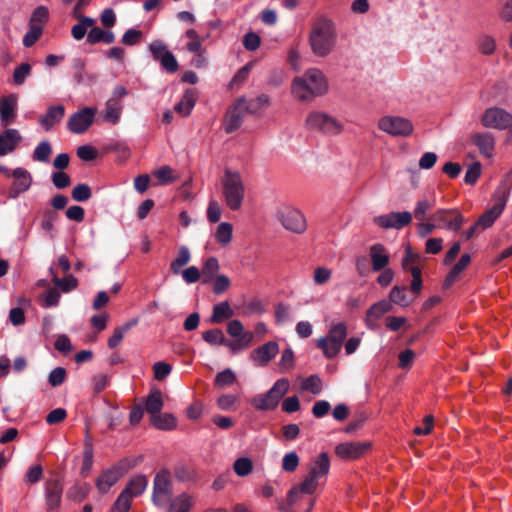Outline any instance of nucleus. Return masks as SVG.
I'll use <instances>...</instances> for the list:
<instances>
[{
	"label": "nucleus",
	"mask_w": 512,
	"mask_h": 512,
	"mask_svg": "<svg viewBox=\"0 0 512 512\" xmlns=\"http://www.w3.org/2000/svg\"><path fill=\"white\" fill-rule=\"evenodd\" d=\"M18 97L10 94L0 99V120L3 125H9L16 118Z\"/></svg>",
	"instance_id": "412c9836"
},
{
	"label": "nucleus",
	"mask_w": 512,
	"mask_h": 512,
	"mask_svg": "<svg viewBox=\"0 0 512 512\" xmlns=\"http://www.w3.org/2000/svg\"><path fill=\"white\" fill-rule=\"evenodd\" d=\"M22 136L17 129L8 128L0 134V156L13 152L21 142Z\"/></svg>",
	"instance_id": "4be33fe9"
},
{
	"label": "nucleus",
	"mask_w": 512,
	"mask_h": 512,
	"mask_svg": "<svg viewBox=\"0 0 512 512\" xmlns=\"http://www.w3.org/2000/svg\"><path fill=\"white\" fill-rule=\"evenodd\" d=\"M65 115V108L62 105L51 106L46 114L39 119L41 127L45 131H50L54 125L61 122Z\"/></svg>",
	"instance_id": "a878e982"
},
{
	"label": "nucleus",
	"mask_w": 512,
	"mask_h": 512,
	"mask_svg": "<svg viewBox=\"0 0 512 512\" xmlns=\"http://www.w3.org/2000/svg\"><path fill=\"white\" fill-rule=\"evenodd\" d=\"M202 338L210 345H223L226 343L225 336L220 329L207 330L202 334Z\"/></svg>",
	"instance_id": "5fc2aeb1"
},
{
	"label": "nucleus",
	"mask_w": 512,
	"mask_h": 512,
	"mask_svg": "<svg viewBox=\"0 0 512 512\" xmlns=\"http://www.w3.org/2000/svg\"><path fill=\"white\" fill-rule=\"evenodd\" d=\"M52 153L50 143L48 141L40 142L33 152V158L39 162H48Z\"/></svg>",
	"instance_id": "864d4df0"
},
{
	"label": "nucleus",
	"mask_w": 512,
	"mask_h": 512,
	"mask_svg": "<svg viewBox=\"0 0 512 512\" xmlns=\"http://www.w3.org/2000/svg\"><path fill=\"white\" fill-rule=\"evenodd\" d=\"M191 260V253L187 246H181L176 258L170 264V270L173 274H179L183 266Z\"/></svg>",
	"instance_id": "a19ab883"
},
{
	"label": "nucleus",
	"mask_w": 512,
	"mask_h": 512,
	"mask_svg": "<svg viewBox=\"0 0 512 512\" xmlns=\"http://www.w3.org/2000/svg\"><path fill=\"white\" fill-rule=\"evenodd\" d=\"M52 275V282L54 286L63 293H69L75 290L78 286V280L73 275H67L64 278H59L54 271V267L49 268Z\"/></svg>",
	"instance_id": "72a5a7b5"
},
{
	"label": "nucleus",
	"mask_w": 512,
	"mask_h": 512,
	"mask_svg": "<svg viewBox=\"0 0 512 512\" xmlns=\"http://www.w3.org/2000/svg\"><path fill=\"white\" fill-rule=\"evenodd\" d=\"M476 49L485 56H491L497 51V41L494 36L482 33L476 38Z\"/></svg>",
	"instance_id": "c756f323"
},
{
	"label": "nucleus",
	"mask_w": 512,
	"mask_h": 512,
	"mask_svg": "<svg viewBox=\"0 0 512 512\" xmlns=\"http://www.w3.org/2000/svg\"><path fill=\"white\" fill-rule=\"evenodd\" d=\"M369 255L372 269L375 272L383 270L389 264V254L386 248L380 243L373 244L369 248Z\"/></svg>",
	"instance_id": "b1692460"
},
{
	"label": "nucleus",
	"mask_w": 512,
	"mask_h": 512,
	"mask_svg": "<svg viewBox=\"0 0 512 512\" xmlns=\"http://www.w3.org/2000/svg\"><path fill=\"white\" fill-rule=\"evenodd\" d=\"M220 264L216 257L207 258L201 269V277L203 284H211L216 276L219 275Z\"/></svg>",
	"instance_id": "473e14b6"
},
{
	"label": "nucleus",
	"mask_w": 512,
	"mask_h": 512,
	"mask_svg": "<svg viewBox=\"0 0 512 512\" xmlns=\"http://www.w3.org/2000/svg\"><path fill=\"white\" fill-rule=\"evenodd\" d=\"M371 443L365 442H344L335 448L336 455L343 460H354L362 456L369 448Z\"/></svg>",
	"instance_id": "dca6fc26"
},
{
	"label": "nucleus",
	"mask_w": 512,
	"mask_h": 512,
	"mask_svg": "<svg viewBox=\"0 0 512 512\" xmlns=\"http://www.w3.org/2000/svg\"><path fill=\"white\" fill-rule=\"evenodd\" d=\"M11 175L14 177V182L9 190V197L17 198L31 187L32 177L26 169L21 167L15 168Z\"/></svg>",
	"instance_id": "6ab92c4d"
},
{
	"label": "nucleus",
	"mask_w": 512,
	"mask_h": 512,
	"mask_svg": "<svg viewBox=\"0 0 512 512\" xmlns=\"http://www.w3.org/2000/svg\"><path fill=\"white\" fill-rule=\"evenodd\" d=\"M149 51L155 61L160 62L166 53H170L168 47L161 40H155L149 45Z\"/></svg>",
	"instance_id": "13d9d810"
},
{
	"label": "nucleus",
	"mask_w": 512,
	"mask_h": 512,
	"mask_svg": "<svg viewBox=\"0 0 512 512\" xmlns=\"http://www.w3.org/2000/svg\"><path fill=\"white\" fill-rule=\"evenodd\" d=\"M331 277L332 270L327 267L320 266L314 270L313 280L316 285L326 284L330 281Z\"/></svg>",
	"instance_id": "774afa93"
},
{
	"label": "nucleus",
	"mask_w": 512,
	"mask_h": 512,
	"mask_svg": "<svg viewBox=\"0 0 512 512\" xmlns=\"http://www.w3.org/2000/svg\"><path fill=\"white\" fill-rule=\"evenodd\" d=\"M289 387V380L286 378H280L266 393L256 395L251 400V404L258 410H273L277 407L283 396L288 392Z\"/></svg>",
	"instance_id": "0eeeda50"
},
{
	"label": "nucleus",
	"mask_w": 512,
	"mask_h": 512,
	"mask_svg": "<svg viewBox=\"0 0 512 512\" xmlns=\"http://www.w3.org/2000/svg\"><path fill=\"white\" fill-rule=\"evenodd\" d=\"M127 472L122 464L114 465L104 470L96 480V486L101 494L109 492L110 488L116 484Z\"/></svg>",
	"instance_id": "2eb2a0df"
},
{
	"label": "nucleus",
	"mask_w": 512,
	"mask_h": 512,
	"mask_svg": "<svg viewBox=\"0 0 512 512\" xmlns=\"http://www.w3.org/2000/svg\"><path fill=\"white\" fill-rule=\"evenodd\" d=\"M233 227L228 222H222L217 226L215 239L221 246H227L232 240Z\"/></svg>",
	"instance_id": "37998d69"
},
{
	"label": "nucleus",
	"mask_w": 512,
	"mask_h": 512,
	"mask_svg": "<svg viewBox=\"0 0 512 512\" xmlns=\"http://www.w3.org/2000/svg\"><path fill=\"white\" fill-rule=\"evenodd\" d=\"M148 485V480L144 475H135L133 476L126 487L122 490L126 492L131 498L139 497L146 490Z\"/></svg>",
	"instance_id": "7c9ffc66"
},
{
	"label": "nucleus",
	"mask_w": 512,
	"mask_h": 512,
	"mask_svg": "<svg viewBox=\"0 0 512 512\" xmlns=\"http://www.w3.org/2000/svg\"><path fill=\"white\" fill-rule=\"evenodd\" d=\"M45 501L49 509H56L61 504L63 484L57 478L48 479L44 484Z\"/></svg>",
	"instance_id": "aec40b11"
},
{
	"label": "nucleus",
	"mask_w": 512,
	"mask_h": 512,
	"mask_svg": "<svg viewBox=\"0 0 512 512\" xmlns=\"http://www.w3.org/2000/svg\"><path fill=\"white\" fill-rule=\"evenodd\" d=\"M234 312L227 301H222L213 307L210 321L212 323H221L225 319L231 318Z\"/></svg>",
	"instance_id": "e433bc0d"
},
{
	"label": "nucleus",
	"mask_w": 512,
	"mask_h": 512,
	"mask_svg": "<svg viewBox=\"0 0 512 512\" xmlns=\"http://www.w3.org/2000/svg\"><path fill=\"white\" fill-rule=\"evenodd\" d=\"M471 139L483 156L490 158L493 155L495 140L491 133H475Z\"/></svg>",
	"instance_id": "bb28decb"
},
{
	"label": "nucleus",
	"mask_w": 512,
	"mask_h": 512,
	"mask_svg": "<svg viewBox=\"0 0 512 512\" xmlns=\"http://www.w3.org/2000/svg\"><path fill=\"white\" fill-rule=\"evenodd\" d=\"M66 370L63 367L54 368L48 375V382L52 387H58L64 383L66 379Z\"/></svg>",
	"instance_id": "0e129e2a"
},
{
	"label": "nucleus",
	"mask_w": 512,
	"mask_h": 512,
	"mask_svg": "<svg viewBox=\"0 0 512 512\" xmlns=\"http://www.w3.org/2000/svg\"><path fill=\"white\" fill-rule=\"evenodd\" d=\"M138 323L137 319H132L114 329L112 336L108 339V346L111 349L116 348L124 338L125 334Z\"/></svg>",
	"instance_id": "c9c22d12"
},
{
	"label": "nucleus",
	"mask_w": 512,
	"mask_h": 512,
	"mask_svg": "<svg viewBox=\"0 0 512 512\" xmlns=\"http://www.w3.org/2000/svg\"><path fill=\"white\" fill-rule=\"evenodd\" d=\"M196 97L197 93L195 89L186 90L181 100L175 105V111L184 117L190 115L195 106Z\"/></svg>",
	"instance_id": "2f4dec72"
},
{
	"label": "nucleus",
	"mask_w": 512,
	"mask_h": 512,
	"mask_svg": "<svg viewBox=\"0 0 512 512\" xmlns=\"http://www.w3.org/2000/svg\"><path fill=\"white\" fill-rule=\"evenodd\" d=\"M253 337H254V335L252 332L246 331V333L243 334L241 338H237V341H235V342L226 341V343L224 345L229 347L232 351L245 349L251 344Z\"/></svg>",
	"instance_id": "4d7b16f0"
},
{
	"label": "nucleus",
	"mask_w": 512,
	"mask_h": 512,
	"mask_svg": "<svg viewBox=\"0 0 512 512\" xmlns=\"http://www.w3.org/2000/svg\"><path fill=\"white\" fill-rule=\"evenodd\" d=\"M506 202V197H502L501 199H499L498 202L492 208L488 209L479 217L478 221L476 222V225L478 227H481L482 229H487L491 227L497 220V218L502 214L506 206Z\"/></svg>",
	"instance_id": "5701e85b"
},
{
	"label": "nucleus",
	"mask_w": 512,
	"mask_h": 512,
	"mask_svg": "<svg viewBox=\"0 0 512 512\" xmlns=\"http://www.w3.org/2000/svg\"><path fill=\"white\" fill-rule=\"evenodd\" d=\"M278 218L286 230L302 234L307 229L306 218L302 212L293 207H283L278 211Z\"/></svg>",
	"instance_id": "1a4fd4ad"
},
{
	"label": "nucleus",
	"mask_w": 512,
	"mask_h": 512,
	"mask_svg": "<svg viewBox=\"0 0 512 512\" xmlns=\"http://www.w3.org/2000/svg\"><path fill=\"white\" fill-rule=\"evenodd\" d=\"M31 73V66L28 63H22L15 68L13 73V82L16 85H22Z\"/></svg>",
	"instance_id": "69168bd1"
},
{
	"label": "nucleus",
	"mask_w": 512,
	"mask_h": 512,
	"mask_svg": "<svg viewBox=\"0 0 512 512\" xmlns=\"http://www.w3.org/2000/svg\"><path fill=\"white\" fill-rule=\"evenodd\" d=\"M95 114V108L84 107L69 117L67 121V128L74 134H82L93 124Z\"/></svg>",
	"instance_id": "f8f14e48"
},
{
	"label": "nucleus",
	"mask_w": 512,
	"mask_h": 512,
	"mask_svg": "<svg viewBox=\"0 0 512 512\" xmlns=\"http://www.w3.org/2000/svg\"><path fill=\"white\" fill-rule=\"evenodd\" d=\"M470 255L463 254L459 261L452 267L451 271L447 275L444 281V287H450L457 279V277L461 274V272L468 266L470 263Z\"/></svg>",
	"instance_id": "4c0bfd02"
},
{
	"label": "nucleus",
	"mask_w": 512,
	"mask_h": 512,
	"mask_svg": "<svg viewBox=\"0 0 512 512\" xmlns=\"http://www.w3.org/2000/svg\"><path fill=\"white\" fill-rule=\"evenodd\" d=\"M428 220L434 221L437 228L458 231L465 219L457 209H438L428 217Z\"/></svg>",
	"instance_id": "9d476101"
},
{
	"label": "nucleus",
	"mask_w": 512,
	"mask_h": 512,
	"mask_svg": "<svg viewBox=\"0 0 512 512\" xmlns=\"http://www.w3.org/2000/svg\"><path fill=\"white\" fill-rule=\"evenodd\" d=\"M300 463V458L298 454L294 451H290L288 453H285L282 458V469L285 472L293 473L297 470Z\"/></svg>",
	"instance_id": "49530a36"
},
{
	"label": "nucleus",
	"mask_w": 512,
	"mask_h": 512,
	"mask_svg": "<svg viewBox=\"0 0 512 512\" xmlns=\"http://www.w3.org/2000/svg\"><path fill=\"white\" fill-rule=\"evenodd\" d=\"M346 336L345 322H334L330 325L327 334L317 340L316 346L321 349L326 358L332 359L341 351Z\"/></svg>",
	"instance_id": "39448f33"
},
{
	"label": "nucleus",
	"mask_w": 512,
	"mask_h": 512,
	"mask_svg": "<svg viewBox=\"0 0 512 512\" xmlns=\"http://www.w3.org/2000/svg\"><path fill=\"white\" fill-rule=\"evenodd\" d=\"M91 197V189L87 184H78L72 190V198L78 202H85Z\"/></svg>",
	"instance_id": "e2e57ef3"
},
{
	"label": "nucleus",
	"mask_w": 512,
	"mask_h": 512,
	"mask_svg": "<svg viewBox=\"0 0 512 512\" xmlns=\"http://www.w3.org/2000/svg\"><path fill=\"white\" fill-rule=\"evenodd\" d=\"M133 498L121 491L115 502L113 503L110 512H128L130 510Z\"/></svg>",
	"instance_id": "de8ad7c7"
},
{
	"label": "nucleus",
	"mask_w": 512,
	"mask_h": 512,
	"mask_svg": "<svg viewBox=\"0 0 512 512\" xmlns=\"http://www.w3.org/2000/svg\"><path fill=\"white\" fill-rule=\"evenodd\" d=\"M76 19L78 23L72 27L71 35L75 40L79 41L88 34V30L94 25L95 20L90 17H80Z\"/></svg>",
	"instance_id": "58836bf2"
},
{
	"label": "nucleus",
	"mask_w": 512,
	"mask_h": 512,
	"mask_svg": "<svg viewBox=\"0 0 512 512\" xmlns=\"http://www.w3.org/2000/svg\"><path fill=\"white\" fill-rule=\"evenodd\" d=\"M392 308L390 301L380 300L373 304L366 312L365 322L369 329H375L377 320Z\"/></svg>",
	"instance_id": "393cba45"
},
{
	"label": "nucleus",
	"mask_w": 512,
	"mask_h": 512,
	"mask_svg": "<svg viewBox=\"0 0 512 512\" xmlns=\"http://www.w3.org/2000/svg\"><path fill=\"white\" fill-rule=\"evenodd\" d=\"M379 130L393 137H409L414 131L412 122L402 116L385 115L378 120Z\"/></svg>",
	"instance_id": "6e6552de"
},
{
	"label": "nucleus",
	"mask_w": 512,
	"mask_h": 512,
	"mask_svg": "<svg viewBox=\"0 0 512 512\" xmlns=\"http://www.w3.org/2000/svg\"><path fill=\"white\" fill-rule=\"evenodd\" d=\"M305 127L308 130L321 132L326 135H338L344 129L343 124L335 117L319 110H313L307 114Z\"/></svg>",
	"instance_id": "423d86ee"
},
{
	"label": "nucleus",
	"mask_w": 512,
	"mask_h": 512,
	"mask_svg": "<svg viewBox=\"0 0 512 512\" xmlns=\"http://www.w3.org/2000/svg\"><path fill=\"white\" fill-rule=\"evenodd\" d=\"M154 175L162 185L170 184L176 179L173 170L169 166H162L154 172Z\"/></svg>",
	"instance_id": "338daca9"
},
{
	"label": "nucleus",
	"mask_w": 512,
	"mask_h": 512,
	"mask_svg": "<svg viewBox=\"0 0 512 512\" xmlns=\"http://www.w3.org/2000/svg\"><path fill=\"white\" fill-rule=\"evenodd\" d=\"M245 111H248L245 99H239L235 106L227 111L224 121V128L227 133H232L239 128Z\"/></svg>",
	"instance_id": "f3484780"
},
{
	"label": "nucleus",
	"mask_w": 512,
	"mask_h": 512,
	"mask_svg": "<svg viewBox=\"0 0 512 512\" xmlns=\"http://www.w3.org/2000/svg\"><path fill=\"white\" fill-rule=\"evenodd\" d=\"M123 108V102L107 99L102 112L103 121L111 125H117L121 120Z\"/></svg>",
	"instance_id": "cd10ccee"
},
{
	"label": "nucleus",
	"mask_w": 512,
	"mask_h": 512,
	"mask_svg": "<svg viewBox=\"0 0 512 512\" xmlns=\"http://www.w3.org/2000/svg\"><path fill=\"white\" fill-rule=\"evenodd\" d=\"M152 425L160 430H172L176 427V418L170 413L156 414L150 418Z\"/></svg>",
	"instance_id": "79ce46f5"
},
{
	"label": "nucleus",
	"mask_w": 512,
	"mask_h": 512,
	"mask_svg": "<svg viewBox=\"0 0 512 512\" xmlns=\"http://www.w3.org/2000/svg\"><path fill=\"white\" fill-rule=\"evenodd\" d=\"M412 221V214L409 211L390 212L374 218V223L384 229H401Z\"/></svg>",
	"instance_id": "4468645a"
},
{
	"label": "nucleus",
	"mask_w": 512,
	"mask_h": 512,
	"mask_svg": "<svg viewBox=\"0 0 512 512\" xmlns=\"http://www.w3.org/2000/svg\"><path fill=\"white\" fill-rule=\"evenodd\" d=\"M329 84L325 74L318 68H309L291 83V93L299 101H312L328 92Z\"/></svg>",
	"instance_id": "f03ea898"
},
{
	"label": "nucleus",
	"mask_w": 512,
	"mask_h": 512,
	"mask_svg": "<svg viewBox=\"0 0 512 512\" xmlns=\"http://www.w3.org/2000/svg\"><path fill=\"white\" fill-rule=\"evenodd\" d=\"M233 468L238 476L245 477L252 472L253 463L250 458L241 457L234 462Z\"/></svg>",
	"instance_id": "09e8293b"
},
{
	"label": "nucleus",
	"mask_w": 512,
	"mask_h": 512,
	"mask_svg": "<svg viewBox=\"0 0 512 512\" xmlns=\"http://www.w3.org/2000/svg\"><path fill=\"white\" fill-rule=\"evenodd\" d=\"M435 198L431 199H420L416 202L413 215L419 221H424L426 219V214L435 206Z\"/></svg>",
	"instance_id": "c03bdc74"
},
{
	"label": "nucleus",
	"mask_w": 512,
	"mask_h": 512,
	"mask_svg": "<svg viewBox=\"0 0 512 512\" xmlns=\"http://www.w3.org/2000/svg\"><path fill=\"white\" fill-rule=\"evenodd\" d=\"M337 43V32L334 23L324 17L316 19L309 33L311 51L317 57L331 54Z\"/></svg>",
	"instance_id": "7ed1b4c3"
},
{
	"label": "nucleus",
	"mask_w": 512,
	"mask_h": 512,
	"mask_svg": "<svg viewBox=\"0 0 512 512\" xmlns=\"http://www.w3.org/2000/svg\"><path fill=\"white\" fill-rule=\"evenodd\" d=\"M274 316L278 325H284L293 320L290 306L284 303H278L276 305Z\"/></svg>",
	"instance_id": "a18cd8bd"
},
{
	"label": "nucleus",
	"mask_w": 512,
	"mask_h": 512,
	"mask_svg": "<svg viewBox=\"0 0 512 512\" xmlns=\"http://www.w3.org/2000/svg\"><path fill=\"white\" fill-rule=\"evenodd\" d=\"M481 164L479 162L472 163L466 170L464 181L468 185H474L481 175Z\"/></svg>",
	"instance_id": "680f3d73"
},
{
	"label": "nucleus",
	"mask_w": 512,
	"mask_h": 512,
	"mask_svg": "<svg viewBox=\"0 0 512 512\" xmlns=\"http://www.w3.org/2000/svg\"><path fill=\"white\" fill-rule=\"evenodd\" d=\"M301 388L314 395H318L322 391V381L317 375H311L303 380Z\"/></svg>",
	"instance_id": "3c124183"
},
{
	"label": "nucleus",
	"mask_w": 512,
	"mask_h": 512,
	"mask_svg": "<svg viewBox=\"0 0 512 512\" xmlns=\"http://www.w3.org/2000/svg\"><path fill=\"white\" fill-rule=\"evenodd\" d=\"M235 381L236 375L230 368L219 372L215 377V385L218 387L232 385Z\"/></svg>",
	"instance_id": "bf43d9fd"
},
{
	"label": "nucleus",
	"mask_w": 512,
	"mask_h": 512,
	"mask_svg": "<svg viewBox=\"0 0 512 512\" xmlns=\"http://www.w3.org/2000/svg\"><path fill=\"white\" fill-rule=\"evenodd\" d=\"M330 467V458L326 452H321L316 458L312 459L303 480L289 490L287 505L293 506L302 495H312L322 487L330 472Z\"/></svg>",
	"instance_id": "f257e3e1"
},
{
	"label": "nucleus",
	"mask_w": 512,
	"mask_h": 512,
	"mask_svg": "<svg viewBox=\"0 0 512 512\" xmlns=\"http://www.w3.org/2000/svg\"><path fill=\"white\" fill-rule=\"evenodd\" d=\"M222 196L226 206L239 210L245 198V185L238 171L226 169L222 179Z\"/></svg>",
	"instance_id": "20e7f679"
},
{
	"label": "nucleus",
	"mask_w": 512,
	"mask_h": 512,
	"mask_svg": "<svg viewBox=\"0 0 512 512\" xmlns=\"http://www.w3.org/2000/svg\"><path fill=\"white\" fill-rule=\"evenodd\" d=\"M414 299V296L408 295L406 287L394 286L390 292V303L393 302L401 307L409 306Z\"/></svg>",
	"instance_id": "ea45409f"
},
{
	"label": "nucleus",
	"mask_w": 512,
	"mask_h": 512,
	"mask_svg": "<svg viewBox=\"0 0 512 512\" xmlns=\"http://www.w3.org/2000/svg\"><path fill=\"white\" fill-rule=\"evenodd\" d=\"M42 32V27L29 25V30L23 37V45L25 47L33 46L36 43V41L41 37Z\"/></svg>",
	"instance_id": "052dcab7"
},
{
	"label": "nucleus",
	"mask_w": 512,
	"mask_h": 512,
	"mask_svg": "<svg viewBox=\"0 0 512 512\" xmlns=\"http://www.w3.org/2000/svg\"><path fill=\"white\" fill-rule=\"evenodd\" d=\"M484 127L505 130L512 125V114L499 107L486 109L481 117Z\"/></svg>",
	"instance_id": "9b49d317"
},
{
	"label": "nucleus",
	"mask_w": 512,
	"mask_h": 512,
	"mask_svg": "<svg viewBox=\"0 0 512 512\" xmlns=\"http://www.w3.org/2000/svg\"><path fill=\"white\" fill-rule=\"evenodd\" d=\"M172 493L170 474L167 471L158 473L154 479L152 501L155 505L163 506Z\"/></svg>",
	"instance_id": "ddd939ff"
},
{
	"label": "nucleus",
	"mask_w": 512,
	"mask_h": 512,
	"mask_svg": "<svg viewBox=\"0 0 512 512\" xmlns=\"http://www.w3.org/2000/svg\"><path fill=\"white\" fill-rule=\"evenodd\" d=\"M163 406L164 402L161 391L158 389L151 390L144 403V409L150 415V418L159 414Z\"/></svg>",
	"instance_id": "c85d7f7f"
},
{
	"label": "nucleus",
	"mask_w": 512,
	"mask_h": 512,
	"mask_svg": "<svg viewBox=\"0 0 512 512\" xmlns=\"http://www.w3.org/2000/svg\"><path fill=\"white\" fill-rule=\"evenodd\" d=\"M279 352V345L275 341H269L254 349L251 360L258 367L266 366Z\"/></svg>",
	"instance_id": "a211bd4d"
},
{
	"label": "nucleus",
	"mask_w": 512,
	"mask_h": 512,
	"mask_svg": "<svg viewBox=\"0 0 512 512\" xmlns=\"http://www.w3.org/2000/svg\"><path fill=\"white\" fill-rule=\"evenodd\" d=\"M193 504L194 498L187 493H182L171 500L167 512H189Z\"/></svg>",
	"instance_id": "f704fd0d"
},
{
	"label": "nucleus",
	"mask_w": 512,
	"mask_h": 512,
	"mask_svg": "<svg viewBox=\"0 0 512 512\" xmlns=\"http://www.w3.org/2000/svg\"><path fill=\"white\" fill-rule=\"evenodd\" d=\"M211 284L213 293L216 295H221L230 288L231 281L228 276L219 274L215 277Z\"/></svg>",
	"instance_id": "6e6d98bb"
},
{
	"label": "nucleus",
	"mask_w": 512,
	"mask_h": 512,
	"mask_svg": "<svg viewBox=\"0 0 512 512\" xmlns=\"http://www.w3.org/2000/svg\"><path fill=\"white\" fill-rule=\"evenodd\" d=\"M48 18H49L48 8L45 6H42V5L38 6L35 8V10L33 11L32 15H31L29 25L42 27V25L48 21Z\"/></svg>",
	"instance_id": "8fccbe9b"
},
{
	"label": "nucleus",
	"mask_w": 512,
	"mask_h": 512,
	"mask_svg": "<svg viewBox=\"0 0 512 512\" xmlns=\"http://www.w3.org/2000/svg\"><path fill=\"white\" fill-rule=\"evenodd\" d=\"M59 301L60 292L56 287L50 288L41 295L42 306L45 308L57 306Z\"/></svg>",
	"instance_id": "603ef678"
}]
</instances>
